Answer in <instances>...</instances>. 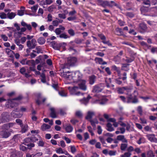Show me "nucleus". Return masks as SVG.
I'll return each mask as SVG.
<instances>
[{
	"label": "nucleus",
	"mask_w": 157,
	"mask_h": 157,
	"mask_svg": "<svg viewBox=\"0 0 157 157\" xmlns=\"http://www.w3.org/2000/svg\"><path fill=\"white\" fill-rule=\"evenodd\" d=\"M63 76L67 79L72 80L75 84L81 79L82 75L79 71H76L75 72H64Z\"/></svg>",
	"instance_id": "1"
},
{
	"label": "nucleus",
	"mask_w": 157,
	"mask_h": 157,
	"mask_svg": "<svg viewBox=\"0 0 157 157\" xmlns=\"http://www.w3.org/2000/svg\"><path fill=\"white\" fill-rule=\"evenodd\" d=\"M21 25L24 27L21 29V31L17 32L16 30H14V36L16 38H20L22 33L25 32L26 29L29 31H31L32 29V27L30 25L28 24L23 21H21Z\"/></svg>",
	"instance_id": "2"
},
{
	"label": "nucleus",
	"mask_w": 157,
	"mask_h": 157,
	"mask_svg": "<svg viewBox=\"0 0 157 157\" xmlns=\"http://www.w3.org/2000/svg\"><path fill=\"white\" fill-rule=\"evenodd\" d=\"M95 97L97 98H94L93 100V103H98L101 105L105 104L107 101V99L105 97L100 95H95Z\"/></svg>",
	"instance_id": "3"
},
{
	"label": "nucleus",
	"mask_w": 157,
	"mask_h": 157,
	"mask_svg": "<svg viewBox=\"0 0 157 157\" xmlns=\"http://www.w3.org/2000/svg\"><path fill=\"white\" fill-rule=\"evenodd\" d=\"M95 115V113L93 111H89L87 113V115L86 117V119L90 121L92 125L95 127V124H98V121L97 120L95 119L94 121L91 120L92 118Z\"/></svg>",
	"instance_id": "4"
},
{
	"label": "nucleus",
	"mask_w": 157,
	"mask_h": 157,
	"mask_svg": "<svg viewBox=\"0 0 157 157\" xmlns=\"http://www.w3.org/2000/svg\"><path fill=\"white\" fill-rule=\"evenodd\" d=\"M68 89L70 94L72 95L80 96L83 95V94L78 91L79 88L77 86H74L73 87H69Z\"/></svg>",
	"instance_id": "5"
},
{
	"label": "nucleus",
	"mask_w": 157,
	"mask_h": 157,
	"mask_svg": "<svg viewBox=\"0 0 157 157\" xmlns=\"http://www.w3.org/2000/svg\"><path fill=\"white\" fill-rule=\"evenodd\" d=\"M78 86L79 89H80L83 91H85L87 90V86L86 85V82L85 80L81 79L75 83Z\"/></svg>",
	"instance_id": "6"
},
{
	"label": "nucleus",
	"mask_w": 157,
	"mask_h": 157,
	"mask_svg": "<svg viewBox=\"0 0 157 157\" xmlns=\"http://www.w3.org/2000/svg\"><path fill=\"white\" fill-rule=\"evenodd\" d=\"M98 2L99 5H101L103 7L108 6L110 7H112L116 5L115 3L111 1L110 2H108L107 1H103L101 0H98Z\"/></svg>",
	"instance_id": "7"
},
{
	"label": "nucleus",
	"mask_w": 157,
	"mask_h": 157,
	"mask_svg": "<svg viewBox=\"0 0 157 157\" xmlns=\"http://www.w3.org/2000/svg\"><path fill=\"white\" fill-rule=\"evenodd\" d=\"M21 97L20 96L18 98L13 99L12 100H9L8 101V105H10L12 107H13L15 106L14 104L18 103L19 102V100L21 99Z\"/></svg>",
	"instance_id": "8"
},
{
	"label": "nucleus",
	"mask_w": 157,
	"mask_h": 157,
	"mask_svg": "<svg viewBox=\"0 0 157 157\" xmlns=\"http://www.w3.org/2000/svg\"><path fill=\"white\" fill-rule=\"evenodd\" d=\"M36 41L35 39H32L31 41H28L27 42V45L30 49H33L35 48L36 45Z\"/></svg>",
	"instance_id": "9"
},
{
	"label": "nucleus",
	"mask_w": 157,
	"mask_h": 157,
	"mask_svg": "<svg viewBox=\"0 0 157 157\" xmlns=\"http://www.w3.org/2000/svg\"><path fill=\"white\" fill-rule=\"evenodd\" d=\"M77 62V59L75 57H69L67 59V63L70 66L74 65Z\"/></svg>",
	"instance_id": "10"
},
{
	"label": "nucleus",
	"mask_w": 157,
	"mask_h": 157,
	"mask_svg": "<svg viewBox=\"0 0 157 157\" xmlns=\"http://www.w3.org/2000/svg\"><path fill=\"white\" fill-rule=\"evenodd\" d=\"M148 139L151 142H157V139L154 134H148L147 135Z\"/></svg>",
	"instance_id": "11"
},
{
	"label": "nucleus",
	"mask_w": 157,
	"mask_h": 157,
	"mask_svg": "<svg viewBox=\"0 0 157 157\" xmlns=\"http://www.w3.org/2000/svg\"><path fill=\"white\" fill-rule=\"evenodd\" d=\"M0 134L2 137L6 138L9 136L10 135V133L6 130L1 132Z\"/></svg>",
	"instance_id": "12"
},
{
	"label": "nucleus",
	"mask_w": 157,
	"mask_h": 157,
	"mask_svg": "<svg viewBox=\"0 0 157 157\" xmlns=\"http://www.w3.org/2000/svg\"><path fill=\"white\" fill-rule=\"evenodd\" d=\"M102 89V88H101L100 85H96L94 87L92 91L93 92L98 93L101 92Z\"/></svg>",
	"instance_id": "13"
},
{
	"label": "nucleus",
	"mask_w": 157,
	"mask_h": 157,
	"mask_svg": "<svg viewBox=\"0 0 157 157\" xmlns=\"http://www.w3.org/2000/svg\"><path fill=\"white\" fill-rule=\"evenodd\" d=\"M128 96L127 97L128 98V102H132L133 103H136L137 102V100L136 99H135V100H133L134 99L133 97L130 94L128 93Z\"/></svg>",
	"instance_id": "14"
},
{
	"label": "nucleus",
	"mask_w": 157,
	"mask_h": 157,
	"mask_svg": "<svg viewBox=\"0 0 157 157\" xmlns=\"http://www.w3.org/2000/svg\"><path fill=\"white\" fill-rule=\"evenodd\" d=\"M95 60L97 63L101 64H107L106 62L103 61L102 59L101 58H96L95 59Z\"/></svg>",
	"instance_id": "15"
},
{
	"label": "nucleus",
	"mask_w": 157,
	"mask_h": 157,
	"mask_svg": "<svg viewBox=\"0 0 157 157\" xmlns=\"http://www.w3.org/2000/svg\"><path fill=\"white\" fill-rule=\"evenodd\" d=\"M11 155L12 157H22V155L19 152L16 151L12 153Z\"/></svg>",
	"instance_id": "16"
},
{
	"label": "nucleus",
	"mask_w": 157,
	"mask_h": 157,
	"mask_svg": "<svg viewBox=\"0 0 157 157\" xmlns=\"http://www.w3.org/2000/svg\"><path fill=\"white\" fill-rule=\"evenodd\" d=\"M6 52L9 57H12L13 56L14 54V52L10 49L8 48H6Z\"/></svg>",
	"instance_id": "17"
},
{
	"label": "nucleus",
	"mask_w": 157,
	"mask_h": 157,
	"mask_svg": "<svg viewBox=\"0 0 157 157\" xmlns=\"http://www.w3.org/2000/svg\"><path fill=\"white\" fill-rule=\"evenodd\" d=\"M117 139L123 142L127 143V140L124 138L123 135H119L117 136Z\"/></svg>",
	"instance_id": "18"
},
{
	"label": "nucleus",
	"mask_w": 157,
	"mask_h": 157,
	"mask_svg": "<svg viewBox=\"0 0 157 157\" xmlns=\"http://www.w3.org/2000/svg\"><path fill=\"white\" fill-rule=\"evenodd\" d=\"M56 152L59 154H65L66 151L61 147L57 148L56 150Z\"/></svg>",
	"instance_id": "19"
},
{
	"label": "nucleus",
	"mask_w": 157,
	"mask_h": 157,
	"mask_svg": "<svg viewBox=\"0 0 157 157\" xmlns=\"http://www.w3.org/2000/svg\"><path fill=\"white\" fill-rule=\"evenodd\" d=\"M50 109L51 111L50 113L51 117L52 118H56V114L55 111V109L54 108L51 107Z\"/></svg>",
	"instance_id": "20"
},
{
	"label": "nucleus",
	"mask_w": 157,
	"mask_h": 157,
	"mask_svg": "<svg viewBox=\"0 0 157 157\" xmlns=\"http://www.w3.org/2000/svg\"><path fill=\"white\" fill-rule=\"evenodd\" d=\"M90 98V97L88 96L87 98H84L80 100V101L81 103L86 105L88 103Z\"/></svg>",
	"instance_id": "21"
},
{
	"label": "nucleus",
	"mask_w": 157,
	"mask_h": 157,
	"mask_svg": "<svg viewBox=\"0 0 157 157\" xmlns=\"http://www.w3.org/2000/svg\"><path fill=\"white\" fill-rule=\"evenodd\" d=\"M50 126L45 124H44L41 126V129L43 131H46L49 129Z\"/></svg>",
	"instance_id": "22"
},
{
	"label": "nucleus",
	"mask_w": 157,
	"mask_h": 157,
	"mask_svg": "<svg viewBox=\"0 0 157 157\" xmlns=\"http://www.w3.org/2000/svg\"><path fill=\"white\" fill-rule=\"evenodd\" d=\"M109 121L113 122V125L114 127H117L118 126V123L116 122V120L114 118H110Z\"/></svg>",
	"instance_id": "23"
},
{
	"label": "nucleus",
	"mask_w": 157,
	"mask_h": 157,
	"mask_svg": "<svg viewBox=\"0 0 157 157\" xmlns=\"http://www.w3.org/2000/svg\"><path fill=\"white\" fill-rule=\"evenodd\" d=\"M25 69L24 68H21L20 70V72L22 74L24 75L27 78H28L30 76L29 74L25 73Z\"/></svg>",
	"instance_id": "24"
},
{
	"label": "nucleus",
	"mask_w": 157,
	"mask_h": 157,
	"mask_svg": "<svg viewBox=\"0 0 157 157\" xmlns=\"http://www.w3.org/2000/svg\"><path fill=\"white\" fill-rule=\"evenodd\" d=\"M15 14L13 12H11L10 13H8L7 14V18L11 19H13L14 17L15 16Z\"/></svg>",
	"instance_id": "25"
},
{
	"label": "nucleus",
	"mask_w": 157,
	"mask_h": 157,
	"mask_svg": "<svg viewBox=\"0 0 157 157\" xmlns=\"http://www.w3.org/2000/svg\"><path fill=\"white\" fill-rule=\"evenodd\" d=\"M65 130L67 132L70 133L72 131L73 128L71 125H68L66 126Z\"/></svg>",
	"instance_id": "26"
},
{
	"label": "nucleus",
	"mask_w": 157,
	"mask_h": 157,
	"mask_svg": "<svg viewBox=\"0 0 157 157\" xmlns=\"http://www.w3.org/2000/svg\"><path fill=\"white\" fill-rule=\"evenodd\" d=\"M107 129L110 132L114 130V129L112 127V124L109 123H108L107 125Z\"/></svg>",
	"instance_id": "27"
},
{
	"label": "nucleus",
	"mask_w": 157,
	"mask_h": 157,
	"mask_svg": "<svg viewBox=\"0 0 157 157\" xmlns=\"http://www.w3.org/2000/svg\"><path fill=\"white\" fill-rule=\"evenodd\" d=\"M37 41L39 44H42L45 43V40L43 37H40L38 39Z\"/></svg>",
	"instance_id": "28"
},
{
	"label": "nucleus",
	"mask_w": 157,
	"mask_h": 157,
	"mask_svg": "<svg viewBox=\"0 0 157 157\" xmlns=\"http://www.w3.org/2000/svg\"><path fill=\"white\" fill-rule=\"evenodd\" d=\"M95 77L94 75L90 77L89 78V82L91 85L93 84L95 81Z\"/></svg>",
	"instance_id": "29"
},
{
	"label": "nucleus",
	"mask_w": 157,
	"mask_h": 157,
	"mask_svg": "<svg viewBox=\"0 0 157 157\" xmlns=\"http://www.w3.org/2000/svg\"><path fill=\"white\" fill-rule=\"evenodd\" d=\"M11 115L14 118L20 117L22 116L21 114L19 115L18 112L15 113L14 112H13L11 113Z\"/></svg>",
	"instance_id": "30"
},
{
	"label": "nucleus",
	"mask_w": 157,
	"mask_h": 157,
	"mask_svg": "<svg viewBox=\"0 0 157 157\" xmlns=\"http://www.w3.org/2000/svg\"><path fill=\"white\" fill-rule=\"evenodd\" d=\"M140 29L142 31H144L147 29L146 25L144 23H141L139 26Z\"/></svg>",
	"instance_id": "31"
},
{
	"label": "nucleus",
	"mask_w": 157,
	"mask_h": 157,
	"mask_svg": "<svg viewBox=\"0 0 157 157\" xmlns=\"http://www.w3.org/2000/svg\"><path fill=\"white\" fill-rule=\"evenodd\" d=\"M56 9V6L55 5H52L49 6L48 9V10L49 12H52Z\"/></svg>",
	"instance_id": "32"
},
{
	"label": "nucleus",
	"mask_w": 157,
	"mask_h": 157,
	"mask_svg": "<svg viewBox=\"0 0 157 157\" xmlns=\"http://www.w3.org/2000/svg\"><path fill=\"white\" fill-rule=\"evenodd\" d=\"M59 94L62 97L67 96V93L64 90H63L59 92Z\"/></svg>",
	"instance_id": "33"
},
{
	"label": "nucleus",
	"mask_w": 157,
	"mask_h": 157,
	"mask_svg": "<svg viewBox=\"0 0 157 157\" xmlns=\"http://www.w3.org/2000/svg\"><path fill=\"white\" fill-rule=\"evenodd\" d=\"M125 90H126V89L124 87L119 88L117 89L118 92L119 94H123Z\"/></svg>",
	"instance_id": "34"
},
{
	"label": "nucleus",
	"mask_w": 157,
	"mask_h": 157,
	"mask_svg": "<svg viewBox=\"0 0 157 157\" xmlns=\"http://www.w3.org/2000/svg\"><path fill=\"white\" fill-rule=\"evenodd\" d=\"M145 139L143 137H141L140 138L139 140H138L137 142V143L140 144L142 143H145Z\"/></svg>",
	"instance_id": "35"
},
{
	"label": "nucleus",
	"mask_w": 157,
	"mask_h": 157,
	"mask_svg": "<svg viewBox=\"0 0 157 157\" xmlns=\"http://www.w3.org/2000/svg\"><path fill=\"white\" fill-rule=\"evenodd\" d=\"M0 17L2 19H5L7 18V14L4 12L0 13Z\"/></svg>",
	"instance_id": "36"
},
{
	"label": "nucleus",
	"mask_w": 157,
	"mask_h": 157,
	"mask_svg": "<svg viewBox=\"0 0 157 157\" xmlns=\"http://www.w3.org/2000/svg\"><path fill=\"white\" fill-rule=\"evenodd\" d=\"M127 146V143H125L124 144H122L121 145V149L122 150L124 151L125 150Z\"/></svg>",
	"instance_id": "37"
},
{
	"label": "nucleus",
	"mask_w": 157,
	"mask_h": 157,
	"mask_svg": "<svg viewBox=\"0 0 157 157\" xmlns=\"http://www.w3.org/2000/svg\"><path fill=\"white\" fill-rule=\"evenodd\" d=\"M33 52H36L37 53H42V50L41 48L40 47H37L36 48V51H34V50H33Z\"/></svg>",
	"instance_id": "38"
},
{
	"label": "nucleus",
	"mask_w": 157,
	"mask_h": 157,
	"mask_svg": "<svg viewBox=\"0 0 157 157\" xmlns=\"http://www.w3.org/2000/svg\"><path fill=\"white\" fill-rule=\"evenodd\" d=\"M116 63L118 64L120 61V58L118 56L115 57L114 59Z\"/></svg>",
	"instance_id": "39"
},
{
	"label": "nucleus",
	"mask_w": 157,
	"mask_h": 157,
	"mask_svg": "<svg viewBox=\"0 0 157 157\" xmlns=\"http://www.w3.org/2000/svg\"><path fill=\"white\" fill-rule=\"evenodd\" d=\"M38 8V5H35L31 7V9L32 12H36Z\"/></svg>",
	"instance_id": "40"
},
{
	"label": "nucleus",
	"mask_w": 157,
	"mask_h": 157,
	"mask_svg": "<svg viewBox=\"0 0 157 157\" xmlns=\"http://www.w3.org/2000/svg\"><path fill=\"white\" fill-rule=\"evenodd\" d=\"M147 157H154L153 152L151 151H148L147 155Z\"/></svg>",
	"instance_id": "41"
},
{
	"label": "nucleus",
	"mask_w": 157,
	"mask_h": 157,
	"mask_svg": "<svg viewBox=\"0 0 157 157\" xmlns=\"http://www.w3.org/2000/svg\"><path fill=\"white\" fill-rule=\"evenodd\" d=\"M59 37L61 38H63L64 39H67L68 38V36L65 33H63L60 34Z\"/></svg>",
	"instance_id": "42"
},
{
	"label": "nucleus",
	"mask_w": 157,
	"mask_h": 157,
	"mask_svg": "<svg viewBox=\"0 0 157 157\" xmlns=\"http://www.w3.org/2000/svg\"><path fill=\"white\" fill-rule=\"evenodd\" d=\"M28 62H31V61H27L26 59H23L20 61V63L23 65L28 64Z\"/></svg>",
	"instance_id": "43"
},
{
	"label": "nucleus",
	"mask_w": 157,
	"mask_h": 157,
	"mask_svg": "<svg viewBox=\"0 0 157 157\" xmlns=\"http://www.w3.org/2000/svg\"><path fill=\"white\" fill-rule=\"evenodd\" d=\"M116 151H109L108 154L110 156L114 155H116Z\"/></svg>",
	"instance_id": "44"
},
{
	"label": "nucleus",
	"mask_w": 157,
	"mask_h": 157,
	"mask_svg": "<svg viewBox=\"0 0 157 157\" xmlns=\"http://www.w3.org/2000/svg\"><path fill=\"white\" fill-rule=\"evenodd\" d=\"M140 120L141 121V123L143 124H146L147 123L146 120L144 118H140Z\"/></svg>",
	"instance_id": "45"
},
{
	"label": "nucleus",
	"mask_w": 157,
	"mask_h": 157,
	"mask_svg": "<svg viewBox=\"0 0 157 157\" xmlns=\"http://www.w3.org/2000/svg\"><path fill=\"white\" fill-rule=\"evenodd\" d=\"M98 36L100 37V38L101 39V40H103L102 41H106V37L104 35L102 34H98Z\"/></svg>",
	"instance_id": "46"
},
{
	"label": "nucleus",
	"mask_w": 157,
	"mask_h": 157,
	"mask_svg": "<svg viewBox=\"0 0 157 157\" xmlns=\"http://www.w3.org/2000/svg\"><path fill=\"white\" fill-rule=\"evenodd\" d=\"M61 32V31L59 28L56 29L55 30V32L56 34L57 35L60 34Z\"/></svg>",
	"instance_id": "47"
},
{
	"label": "nucleus",
	"mask_w": 157,
	"mask_h": 157,
	"mask_svg": "<svg viewBox=\"0 0 157 157\" xmlns=\"http://www.w3.org/2000/svg\"><path fill=\"white\" fill-rule=\"evenodd\" d=\"M76 115L78 117H81L82 116V112L80 111H78L76 112Z\"/></svg>",
	"instance_id": "48"
},
{
	"label": "nucleus",
	"mask_w": 157,
	"mask_h": 157,
	"mask_svg": "<svg viewBox=\"0 0 157 157\" xmlns=\"http://www.w3.org/2000/svg\"><path fill=\"white\" fill-rule=\"evenodd\" d=\"M70 122L73 124H76L77 122H78V121L75 119H73L71 120Z\"/></svg>",
	"instance_id": "49"
},
{
	"label": "nucleus",
	"mask_w": 157,
	"mask_h": 157,
	"mask_svg": "<svg viewBox=\"0 0 157 157\" xmlns=\"http://www.w3.org/2000/svg\"><path fill=\"white\" fill-rule=\"evenodd\" d=\"M28 126L27 125H25L22 128V132L23 133L25 132L27 130Z\"/></svg>",
	"instance_id": "50"
},
{
	"label": "nucleus",
	"mask_w": 157,
	"mask_h": 157,
	"mask_svg": "<svg viewBox=\"0 0 157 157\" xmlns=\"http://www.w3.org/2000/svg\"><path fill=\"white\" fill-rule=\"evenodd\" d=\"M68 33L70 35L72 36H74L75 34L74 30L72 29L69 30Z\"/></svg>",
	"instance_id": "51"
},
{
	"label": "nucleus",
	"mask_w": 157,
	"mask_h": 157,
	"mask_svg": "<svg viewBox=\"0 0 157 157\" xmlns=\"http://www.w3.org/2000/svg\"><path fill=\"white\" fill-rule=\"evenodd\" d=\"M112 69L113 70L116 71L117 72L119 71V69L115 65L113 66L112 67Z\"/></svg>",
	"instance_id": "52"
},
{
	"label": "nucleus",
	"mask_w": 157,
	"mask_h": 157,
	"mask_svg": "<svg viewBox=\"0 0 157 157\" xmlns=\"http://www.w3.org/2000/svg\"><path fill=\"white\" fill-rule=\"evenodd\" d=\"M24 12L21 10L18 11L17 14L18 15L21 16L24 14Z\"/></svg>",
	"instance_id": "53"
},
{
	"label": "nucleus",
	"mask_w": 157,
	"mask_h": 157,
	"mask_svg": "<svg viewBox=\"0 0 157 157\" xmlns=\"http://www.w3.org/2000/svg\"><path fill=\"white\" fill-rule=\"evenodd\" d=\"M14 26L16 28L18 32L20 31H19L21 30V28L18 24L17 23H15L14 24Z\"/></svg>",
	"instance_id": "54"
},
{
	"label": "nucleus",
	"mask_w": 157,
	"mask_h": 157,
	"mask_svg": "<svg viewBox=\"0 0 157 157\" xmlns=\"http://www.w3.org/2000/svg\"><path fill=\"white\" fill-rule=\"evenodd\" d=\"M71 151L72 153H74L76 151V149L75 147L74 146H71Z\"/></svg>",
	"instance_id": "55"
},
{
	"label": "nucleus",
	"mask_w": 157,
	"mask_h": 157,
	"mask_svg": "<svg viewBox=\"0 0 157 157\" xmlns=\"http://www.w3.org/2000/svg\"><path fill=\"white\" fill-rule=\"evenodd\" d=\"M76 13V11L75 10H73L72 11L69 12V15L72 16L74 15Z\"/></svg>",
	"instance_id": "56"
},
{
	"label": "nucleus",
	"mask_w": 157,
	"mask_h": 157,
	"mask_svg": "<svg viewBox=\"0 0 157 157\" xmlns=\"http://www.w3.org/2000/svg\"><path fill=\"white\" fill-rule=\"evenodd\" d=\"M88 131L90 132V133L91 135L92 136H93L94 135V134L90 126H89L87 127Z\"/></svg>",
	"instance_id": "57"
},
{
	"label": "nucleus",
	"mask_w": 157,
	"mask_h": 157,
	"mask_svg": "<svg viewBox=\"0 0 157 157\" xmlns=\"http://www.w3.org/2000/svg\"><path fill=\"white\" fill-rule=\"evenodd\" d=\"M59 17L61 18L65 19L66 18V16L64 14H59L58 15Z\"/></svg>",
	"instance_id": "58"
},
{
	"label": "nucleus",
	"mask_w": 157,
	"mask_h": 157,
	"mask_svg": "<svg viewBox=\"0 0 157 157\" xmlns=\"http://www.w3.org/2000/svg\"><path fill=\"white\" fill-rule=\"evenodd\" d=\"M38 145L40 146H43L44 145V142L42 140H40L38 143Z\"/></svg>",
	"instance_id": "59"
},
{
	"label": "nucleus",
	"mask_w": 157,
	"mask_h": 157,
	"mask_svg": "<svg viewBox=\"0 0 157 157\" xmlns=\"http://www.w3.org/2000/svg\"><path fill=\"white\" fill-rule=\"evenodd\" d=\"M102 132V129L100 126L98 127V132L99 134H101Z\"/></svg>",
	"instance_id": "60"
},
{
	"label": "nucleus",
	"mask_w": 157,
	"mask_h": 157,
	"mask_svg": "<svg viewBox=\"0 0 157 157\" xmlns=\"http://www.w3.org/2000/svg\"><path fill=\"white\" fill-rule=\"evenodd\" d=\"M1 37L3 40L5 41H6L8 40L7 37L4 35H2Z\"/></svg>",
	"instance_id": "61"
},
{
	"label": "nucleus",
	"mask_w": 157,
	"mask_h": 157,
	"mask_svg": "<svg viewBox=\"0 0 157 157\" xmlns=\"http://www.w3.org/2000/svg\"><path fill=\"white\" fill-rule=\"evenodd\" d=\"M42 154H43L42 152H38L35 155H34V157H40V156H41Z\"/></svg>",
	"instance_id": "62"
},
{
	"label": "nucleus",
	"mask_w": 157,
	"mask_h": 157,
	"mask_svg": "<svg viewBox=\"0 0 157 157\" xmlns=\"http://www.w3.org/2000/svg\"><path fill=\"white\" fill-rule=\"evenodd\" d=\"M26 37H23L21 39V41L22 43H24L26 41Z\"/></svg>",
	"instance_id": "63"
},
{
	"label": "nucleus",
	"mask_w": 157,
	"mask_h": 157,
	"mask_svg": "<svg viewBox=\"0 0 157 157\" xmlns=\"http://www.w3.org/2000/svg\"><path fill=\"white\" fill-rule=\"evenodd\" d=\"M60 146L62 147H64L66 146V145L65 142L63 140H61L60 141Z\"/></svg>",
	"instance_id": "64"
}]
</instances>
